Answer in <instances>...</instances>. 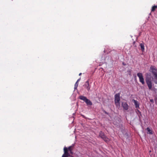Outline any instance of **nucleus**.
<instances>
[{
  "mask_svg": "<svg viewBox=\"0 0 157 157\" xmlns=\"http://www.w3.org/2000/svg\"><path fill=\"white\" fill-rule=\"evenodd\" d=\"M146 83L148 86L149 89V90H151L152 86V84L151 74L150 73H147L146 74Z\"/></svg>",
  "mask_w": 157,
  "mask_h": 157,
  "instance_id": "obj_1",
  "label": "nucleus"
},
{
  "mask_svg": "<svg viewBox=\"0 0 157 157\" xmlns=\"http://www.w3.org/2000/svg\"><path fill=\"white\" fill-rule=\"evenodd\" d=\"M150 70L154 76V78H152L153 81L155 84H157V70L154 67L151 66L150 68Z\"/></svg>",
  "mask_w": 157,
  "mask_h": 157,
  "instance_id": "obj_2",
  "label": "nucleus"
},
{
  "mask_svg": "<svg viewBox=\"0 0 157 157\" xmlns=\"http://www.w3.org/2000/svg\"><path fill=\"white\" fill-rule=\"evenodd\" d=\"M120 94L119 93L115 95V103L117 107L119 108L120 106Z\"/></svg>",
  "mask_w": 157,
  "mask_h": 157,
  "instance_id": "obj_3",
  "label": "nucleus"
},
{
  "mask_svg": "<svg viewBox=\"0 0 157 157\" xmlns=\"http://www.w3.org/2000/svg\"><path fill=\"white\" fill-rule=\"evenodd\" d=\"M137 75L139 78L140 82L142 84H144L145 82L142 74L140 73H138Z\"/></svg>",
  "mask_w": 157,
  "mask_h": 157,
  "instance_id": "obj_4",
  "label": "nucleus"
},
{
  "mask_svg": "<svg viewBox=\"0 0 157 157\" xmlns=\"http://www.w3.org/2000/svg\"><path fill=\"white\" fill-rule=\"evenodd\" d=\"M99 136L106 142H108L109 140V139L106 137L104 133L102 132H100Z\"/></svg>",
  "mask_w": 157,
  "mask_h": 157,
  "instance_id": "obj_5",
  "label": "nucleus"
},
{
  "mask_svg": "<svg viewBox=\"0 0 157 157\" xmlns=\"http://www.w3.org/2000/svg\"><path fill=\"white\" fill-rule=\"evenodd\" d=\"M63 150L64 153L62 156V157H68L70 156L69 153L68 152L67 148L66 147H64Z\"/></svg>",
  "mask_w": 157,
  "mask_h": 157,
  "instance_id": "obj_6",
  "label": "nucleus"
},
{
  "mask_svg": "<svg viewBox=\"0 0 157 157\" xmlns=\"http://www.w3.org/2000/svg\"><path fill=\"white\" fill-rule=\"evenodd\" d=\"M84 86L88 91H89L90 90V86L89 82L88 81H87L86 82Z\"/></svg>",
  "mask_w": 157,
  "mask_h": 157,
  "instance_id": "obj_7",
  "label": "nucleus"
},
{
  "mask_svg": "<svg viewBox=\"0 0 157 157\" xmlns=\"http://www.w3.org/2000/svg\"><path fill=\"white\" fill-rule=\"evenodd\" d=\"M122 106L124 110H127L128 109V106L126 103L123 102L122 103Z\"/></svg>",
  "mask_w": 157,
  "mask_h": 157,
  "instance_id": "obj_8",
  "label": "nucleus"
},
{
  "mask_svg": "<svg viewBox=\"0 0 157 157\" xmlns=\"http://www.w3.org/2000/svg\"><path fill=\"white\" fill-rule=\"evenodd\" d=\"M132 101L134 102V104L135 105V107L136 108H137L139 107V104L138 103V102L135 99H133L132 100Z\"/></svg>",
  "mask_w": 157,
  "mask_h": 157,
  "instance_id": "obj_9",
  "label": "nucleus"
},
{
  "mask_svg": "<svg viewBox=\"0 0 157 157\" xmlns=\"http://www.w3.org/2000/svg\"><path fill=\"white\" fill-rule=\"evenodd\" d=\"M74 146V145H72L71 146L69 147L68 148H67V150L68 151V152H69L71 154H73V152L72 151V148Z\"/></svg>",
  "mask_w": 157,
  "mask_h": 157,
  "instance_id": "obj_10",
  "label": "nucleus"
},
{
  "mask_svg": "<svg viewBox=\"0 0 157 157\" xmlns=\"http://www.w3.org/2000/svg\"><path fill=\"white\" fill-rule=\"evenodd\" d=\"M79 98L80 99L83 101L85 102L86 101L87 99V98L86 97L82 95H81L79 96Z\"/></svg>",
  "mask_w": 157,
  "mask_h": 157,
  "instance_id": "obj_11",
  "label": "nucleus"
},
{
  "mask_svg": "<svg viewBox=\"0 0 157 157\" xmlns=\"http://www.w3.org/2000/svg\"><path fill=\"white\" fill-rule=\"evenodd\" d=\"M85 103L87 105H91L92 104V102L90 101V100L87 98L86 101Z\"/></svg>",
  "mask_w": 157,
  "mask_h": 157,
  "instance_id": "obj_12",
  "label": "nucleus"
},
{
  "mask_svg": "<svg viewBox=\"0 0 157 157\" xmlns=\"http://www.w3.org/2000/svg\"><path fill=\"white\" fill-rule=\"evenodd\" d=\"M80 78H79L78 79V80H77V82L75 84V86H74L75 90H76L77 89V88L78 87V82L80 81Z\"/></svg>",
  "mask_w": 157,
  "mask_h": 157,
  "instance_id": "obj_13",
  "label": "nucleus"
},
{
  "mask_svg": "<svg viewBox=\"0 0 157 157\" xmlns=\"http://www.w3.org/2000/svg\"><path fill=\"white\" fill-rule=\"evenodd\" d=\"M147 133H149L150 134H153L152 130H151L149 128H147Z\"/></svg>",
  "mask_w": 157,
  "mask_h": 157,
  "instance_id": "obj_14",
  "label": "nucleus"
},
{
  "mask_svg": "<svg viewBox=\"0 0 157 157\" xmlns=\"http://www.w3.org/2000/svg\"><path fill=\"white\" fill-rule=\"evenodd\" d=\"M140 47L142 51H144V45L143 44L141 43L140 44Z\"/></svg>",
  "mask_w": 157,
  "mask_h": 157,
  "instance_id": "obj_15",
  "label": "nucleus"
},
{
  "mask_svg": "<svg viewBox=\"0 0 157 157\" xmlns=\"http://www.w3.org/2000/svg\"><path fill=\"white\" fill-rule=\"evenodd\" d=\"M157 8V6H153L152 8L151 11H154Z\"/></svg>",
  "mask_w": 157,
  "mask_h": 157,
  "instance_id": "obj_16",
  "label": "nucleus"
},
{
  "mask_svg": "<svg viewBox=\"0 0 157 157\" xmlns=\"http://www.w3.org/2000/svg\"><path fill=\"white\" fill-rule=\"evenodd\" d=\"M150 101L152 103H153L154 102V100L153 99H151L150 100Z\"/></svg>",
  "mask_w": 157,
  "mask_h": 157,
  "instance_id": "obj_17",
  "label": "nucleus"
},
{
  "mask_svg": "<svg viewBox=\"0 0 157 157\" xmlns=\"http://www.w3.org/2000/svg\"><path fill=\"white\" fill-rule=\"evenodd\" d=\"M129 75H131V72H130V71H129Z\"/></svg>",
  "mask_w": 157,
  "mask_h": 157,
  "instance_id": "obj_18",
  "label": "nucleus"
},
{
  "mask_svg": "<svg viewBox=\"0 0 157 157\" xmlns=\"http://www.w3.org/2000/svg\"><path fill=\"white\" fill-rule=\"evenodd\" d=\"M81 74H82V73H79V75H81Z\"/></svg>",
  "mask_w": 157,
  "mask_h": 157,
  "instance_id": "obj_19",
  "label": "nucleus"
},
{
  "mask_svg": "<svg viewBox=\"0 0 157 157\" xmlns=\"http://www.w3.org/2000/svg\"><path fill=\"white\" fill-rule=\"evenodd\" d=\"M71 157H73L72 156H71Z\"/></svg>",
  "mask_w": 157,
  "mask_h": 157,
  "instance_id": "obj_20",
  "label": "nucleus"
}]
</instances>
